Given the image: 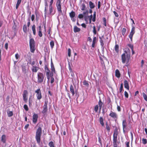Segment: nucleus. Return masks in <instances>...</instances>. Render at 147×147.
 I'll list each match as a JSON object with an SVG mask.
<instances>
[{
	"mask_svg": "<svg viewBox=\"0 0 147 147\" xmlns=\"http://www.w3.org/2000/svg\"><path fill=\"white\" fill-rule=\"evenodd\" d=\"M48 145L50 147H55L54 142L53 141L50 142Z\"/></svg>",
	"mask_w": 147,
	"mask_h": 147,
	"instance_id": "36",
	"label": "nucleus"
},
{
	"mask_svg": "<svg viewBox=\"0 0 147 147\" xmlns=\"http://www.w3.org/2000/svg\"><path fill=\"white\" fill-rule=\"evenodd\" d=\"M70 92L72 94V95L74 96V95L75 94V92L74 91V86L72 84L70 85Z\"/></svg>",
	"mask_w": 147,
	"mask_h": 147,
	"instance_id": "15",
	"label": "nucleus"
},
{
	"mask_svg": "<svg viewBox=\"0 0 147 147\" xmlns=\"http://www.w3.org/2000/svg\"><path fill=\"white\" fill-rule=\"evenodd\" d=\"M35 16L34 15L32 14L31 17V20L32 21H33L34 19Z\"/></svg>",
	"mask_w": 147,
	"mask_h": 147,
	"instance_id": "61",
	"label": "nucleus"
},
{
	"mask_svg": "<svg viewBox=\"0 0 147 147\" xmlns=\"http://www.w3.org/2000/svg\"><path fill=\"white\" fill-rule=\"evenodd\" d=\"M43 109L42 111V113L43 114H45L46 113L47 111V107L43 106Z\"/></svg>",
	"mask_w": 147,
	"mask_h": 147,
	"instance_id": "24",
	"label": "nucleus"
},
{
	"mask_svg": "<svg viewBox=\"0 0 147 147\" xmlns=\"http://www.w3.org/2000/svg\"><path fill=\"white\" fill-rule=\"evenodd\" d=\"M96 12L94 11V14L93 15V18H92V21L93 22H95L96 21Z\"/></svg>",
	"mask_w": 147,
	"mask_h": 147,
	"instance_id": "32",
	"label": "nucleus"
},
{
	"mask_svg": "<svg viewBox=\"0 0 147 147\" xmlns=\"http://www.w3.org/2000/svg\"><path fill=\"white\" fill-rule=\"evenodd\" d=\"M7 114L8 116L9 117H11V116H12L13 114V112L12 111L7 112Z\"/></svg>",
	"mask_w": 147,
	"mask_h": 147,
	"instance_id": "37",
	"label": "nucleus"
},
{
	"mask_svg": "<svg viewBox=\"0 0 147 147\" xmlns=\"http://www.w3.org/2000/svg\"><path fill=\"white\" fill-rule=\"evenodd\" d=\"M38 35L40 37H41L42 36V34L41 32V30H39L38 32Z\"/></svg>",
	"mask_w": 147,
	"mask_h": 147,
	"instance_id": "54",
	"label": "nucleus"
},
{
	"mask_svg": "<svg viewBox=\"0 0 147 147\" xmlns=\"http://www.w3.org/2000/svg\"><path fill=\"white\" fill-rule=\"evenodd\" d=\"M68 55L69 57L71 56V49L70 48L68 49Z\"/></svg>",
	"mask_w": 147,
	"mask_h": 147,
	"instance_id": "48",
	"label": "nucleus"
},
{
	"mask_svg": "<svg viewBox=\"0 0 147 147\" xmlns=\"http://www.w3.org/2000/svg\"><path fill=\"white\" fill-rule=\"evenodd\" d=\"M99 121L100 123L102 126H104V123L103 122V120L102 117H100L99 118Z\"/></svg>",
	"mask_w": 147,
	"mask_h": 147,
	"instance_id": "27",
	"label": "nucleus"
},
{
	"mask_svg": "<svg viewBox=\"0 0 147 147\" xmlns=\"http://www.w3.org/2000/svg\"><path fill=\"white\" fill-rule=\"evenodd\" d=\"M76 13L74 11H72L69 13V16L72 19L75 16Z\"/></svg>",
	"mask_w": 147,
	"mask_h": 147,
	"instance_id": "20",
	"label": "nucleus"
},
{
	"mask_svg": "<svg viewBox=\"0 0 147 147\" xmlns=\"http://www.w3.org/2000/svg\"><path fill=\"white\" fill-rule=\"evenodd\" d=\"M45 75L40 72H38L37 74V82L38 83H41L43 82L45 78Z\"/></svg>",
	"mask_w": 147,
	"mask_h": 147,
	"instance_id": "4",
	"label": "nucleus"
},
{
	"mask_svg": "<svg viewBox=\"0 0 147 147\" xmlns=\"http://www.w3.org/2000/svg\"><path fill=\"white\" fill-rule=\"evenodd\" d=\"M49 14L50 15H53L54 14V13L52 14V13L53 11V7L52 6L49 5Z\"/></svg>",
	"mask_w": 147,
	"mask_h": 147,
	"instance_id": "21",
	"label": "nucleus"
},
{
	"mask_svg": "<svg viewBox=\"0 0 147 147\" xmlns=\"http://www.w3.org/2000/svg\"><path fill=\"white\" fill-rule=\"evenodd\" d=\"M144 63V61L143 60H142L141 62V66L142 67H143V64Z\"/></svg>",
	"mask_w": 147,
	"mask_h": 147,
	"instance_id": "62",
	"label": "nucleus"
},
{
	"mask_svg": "<svg viewBox=\"0 0 147 147\" xmlns=\"http://www.w3.org/2000/svg\"><path fill=\"white\" fill-rule=\"evenodd\" d=\"M114 15H115V16L117 17H118L119 16V15L115 11H114L113 12Z\"/></svg>",
	"mask_w": 147,
	"mask_h": 147,
	"instance_id": "59",
	"label": "nucleus"
},
{
	"mask_svg": "<svg viewBox=\"0 0 147 147\" xmlns=\"http://www.w3.org/2000/svg\"><path fill=\"white\" fill-rule=\"evenodd\" d=\"M124 84L125 88L129 90V86L128 81L126 80H125L124 81Z\"/></svg>",
	"mask_w": 147,
	"mask_h": 147,
	"instance_id": "14",
	"label": "nucleus"
},
{
	"mask_svg": "<svg viewBox=\"0 0 147 147\" xmlns=\"http://www.w3.org/2000/svg\"><path fill=\"white\" fill-rule=\"evenodd\" d=\"M50 44L51 48L52 49L54 45V42L52 40L50 42Z\"/></svg>",
	"mask_w": 147,
	"mask_h": 147,
	"instance_id": "39",
	"label": "nucleus"
},
{
	"mask_svg": "<svg viewBox=\"0 0 147 147\" xmlns=\"http://www.w3.org/2000/svg\"><path fill=\"white\" fill-rule=\"evenodd\" d=\"M99 107H98V105H96L94 107V110L95 112H98Z\"/></svg>",
	"mask_w": 147,
	"mask_h": 147,
	"instance_id": "41",
	"label": "nucleus"
},
{
	"mask_svg": "<svg viewBox=\"0 0 147 147\" xmlns=\"http://www.w3.org/2000/svg\"><path fill=\"white\" fill-rule=\"evenodd\" d=\"M127 45L131 49V50H133V49L134 47L131 44H128Z\"/></svg>",
	"mask_w": 147,
	"mask_h": 147,
	"instance_id": "49",
	"label": "nucleus"
},
{
	"mask_svg": "<svg viewBox=\"0 0 147 147\" xmlns=\"http://www.w3.org/2000/svg\"><path fill=\"white\" fill-rule=\"evenodd\" d=\"M143 97L144 100L147 101V96L146 94L144 93H142Z\"/></svg>",
	"mask_w": 147,
	"mask_h": 147,
	"instance_id": "44",
	"label": "nucleus"
},
{
	"mask_svg": "<svg viewBox=\"0 0 147 147\" xmlns=\"http://www.w3.org/2000/svg\"><path fill=\"white\" fill-rule=\"evenodd\" d=\"M106 128L108 132H110V128L107 122H106Z\"/></svg>",
	"mask_w": 147,
	"mask_h": 147,
	"instance_id": "30",
	"label": "nucleus"
},
{
	"mask_svg": "<svg viewBox=\"0 0 147 147\" xmlns=\"http://www.w3.org/2000/svg\"><path fill=\"white\" fill-rule=\"evenodd\" d=\"M124 95L125 97L126 98H128V94L127 92L126 91H125L124 92Z\"/></svg>",
	"mask_w": 147,
	"mask_h": 147,
	"instance_id": "56",
	"label": "nucleus"
},
{
	"mask_svg": "<svg viewBox=\"0 0 147 147\" xmlns=\"http://www.w3.org/2000/svg\"><path fill=\"white\" fill-rule=\"evenodd\" d=\"M51 83L52 84L54 82V79L53 77H51Z\"/></svg>",
	"mask_w": 147,
	"mask_h": 147,
	"instance_id": "63",
	"label": "nucleus"
},
{
	"mask_svg": "<svg viewBox=\"0 0 147 147\" xmlns=\"http://www.w3.org/2000/svg\"><path fill=\"white\" fill-rule=\"evenodd\" d=\"M115 73L116 76L118 78H119L120 76V74L119 70L118 69H116Z\"/></svg>",
	"mask_w": 147,
	"mask_h": 147,
	"instance_id": "19",
	"label": "nucleus"
},
{
	"mask_svg": "<svg viewBox=\"0 0 147 147\" xmlns=\"http://www.w3.org/2000/svg\"><path fill=\"white\" fill-rule=\"evenodd\" d=\"M36 93V96L38 100H40L42 98L41 93L40 90V88L37 89L35 91Z\"/></svg>",
	"mask_w": 147,
	"mask_h": 147,
	"instance_id": "8",
	"label": "nucleus"
},
{
	"mask_svg": "<svg viewBox=\"0 0 147 147\" xmlns=\"http://www.w3.org/2000/svg\"><path fill=\"white\" fill-rule=\"evenodd\" d=\"M5 49H6V50H7V49H8V44L7 43H6L5 44Z\"/></svg>",
	"mask_w": 147,
	"mask_h": 147,
	"instance_id": "64",
	"label": "nucleus"
},
{
	"mask_svg": "<svg viewBox=\"0 0 147 147\" xmlns=\"http://www.w3.org/2000/svg\"><path fill=\"white\" fill-rule=\"evenodd\" d=\"M88 10H86L85 11L83 12V15H84V17L86 16V15H88Z\"/></svg>",
	"mask_w": 147,
	"mask_h": 147,
	"instance_id": "42",
	"label": "nucleus"
},
{
	"mask_svg": "<svg viewBox=\"0 0 147 147\" xmlns=\"http://www.w3.org/2000/svg\"><path fill=\"white\" fill-rule=\"evenodd\" d=\"M127 126V123L126 119L123 120L122 121L123 129V132H125V129L126 128Z\"/></svg>",
	"mask_w": 147,
	"mask_h": 147,
	"instance_id": "12",
	"label": "nucleus"
},
{
	"mask_svg": "<svg viewBox=\"0 0 147 147\" xmlns=\"http://www.w3.org/2000/svg\"><path fill=\"white\" fill-rule=\"evenodd\" d=\"M45 7L48 8V5L47 1L46 0H45Z\"/></svg>",
	"mask_w": 147,
	"mask_h": 147,
	"instance_id": "57",
	"label": "nucleus"
},
{
	"mask_svg": "<svg viewBox=\"0 0 147 147\" xmlns=\"http://www.w3.org/2000/svg\"><path fill=\"white\" fill-rule=\"evenodd\" d=\"M23 97L24 100L25 102L26 103L27 102L28 100V98H27V96H23Z\"/></svg>",
	"mask_w": 147,
	"mask_h": 147,
	"instance_id": "55",
	"label": "nucleus"
},
{
	"mask_svg": "<svg viewBox=\"0 0 147 147\" xmlns=\"http://www.w3.org/2000/svg\"><path fill=\"white\" fill-rule=\"evenodd\" d=\"M45 69L46 72V75L47 78L48 80H49V74L50 71L47 65H45Z\"/></svg>",
	"mask_w": 147,
	"mask_h": 147,
	"instance_id": "10",
	"label": "nucleus"
},
{
	"mask_svg": "<svg viewBox=\"0 0 147 147\" xmlns=\"http://www.w3.org/2000/svg\"><path fill=\"white\" fill-rule=\"evenodd\" d=\"M89 5L91 9H93L95 7V5L94 3L91 1L89 2Z\"/></svg>",
	"mask_w": 147,
	"mask_h": 147,
	"instance_id": "26",
	"label": "nucleus"
},
{
	"mask_svg": "<svg viewBox=\"0 0 147 147\" xmlns=\"http://www.w3.org/2000/svg\"><path fill=\"white\" fill-rule=\"evenodd\" d=\"M39 68L36 66H33L32 67V74L34 73H36L39 69Z\"/></svg>",
	"mask_w": 147,
	"mask_h": 147,
	"instance_id": "13",
	"label": "nucleus"
},
{
	"mask_svg": "<svg viewBox=\"0 0 147 147\" xmlns=\"http://www.w3.org/2000/svg\"><path fill=\"white\" fill-rule=\"evenodd\" d=\"M99 38H100V45L102 46H103L104 45L103 41L100 37H99Z\"/></svg>",
	"mask_w": 147,
	"mask_h": 147,
	"instance_id": "40",
	"label": "nucleus"
},
{
	"mask_svg": "<svg viewBox=\"0 0 147 147\" xmlns=\"http://www.w3.org/2000/svg\"><path fill=\"white\" fill-rule=\"evenodd\" d=\"M23 30L24 32L26 33L28 31V29L26 24H24L23 27Z\"/></svg>",
	"mask_w": 147,
	"mask_h": 147,
	"instance_id": "18",
	"label": "nucleus"
},
{
	"mask_svg": "<svg viewBox=\"0 0 147 147\" xmlns=\"http://www.w3.org/2000/svg\"><path fill=\"white\" fill-rule=\"evenodd\" d=\"M38 115L37 114L34 113L32 117V121L34 124H36L37 121Z\"/></svg>",
	"mask_w": 147,
	"mask_h": 147,
	"instance_id": "11",
	"label": "nucleus"
},
{
	"mask_svg": "<svg viewBox=\"0 0 147 147\" xmlns=\"http://www.w3.org/2000/svg\"><path fill=\"white\" fill-rule=\"evenodd\" d=\"M126 32V29L125 28H123L121 31V34L123 36H125Z\"/></svg>",
	"mask_w": 147,
	"mask_h": 147,
	"instance_id": "31",
	"label": "nucleus"
},
{
	"mask_svg": "<svg viewBox=\"0 0 147 147\" xmlns=\"http://www.w3.org/2000/svg\"><path fill=\"white\" fill-rule=\"evenodd\" d=\"M102 21L103 22V24L105 26H107V20L106 18L105 17H104L102 18Z\"/></svg>",
	"mask_w": 147,
	"mask_h": 147,
	"instance_id": "35",
	"label": "nucleus"
},
{
	"mask_svg": "<svg viewBox=\"0 0 147 147\" xmlns=\"http://www.w3.org/2000/svg\"><path fill=\"white\" fill-rule=\"evenodd\" d=\"M109 116L113 120L116 121L118 118V115L117 114L112 111L110 112Z\"/></svg>",
	"mask_w": 147,
	"mask_h": 147,
	"instance_id": "7",
	"label": "nucleus"
},
{
	"mask_svg": "<svg viewBox=\"0 0 147 147\" xmlns=\"http://www.w3.org/2000/svg\"><path fill=\"white\" fill-rule=\"evenodd\" d=\"M47 8H46V7L45 8L44 12H45V18H46V17Z\"/></svg>",
	"mask_w": 147,
	"mask_h": 147,
	"instance_id": "50",
	"label": "nucleus"
},
{
	"mask_svg": "<svg viewBox=\"0 0 147 147\" xmlns=\"http://www.w3.org/2000/svg\"><path fill=\"white\" fill-rule=\"evenodd\" d=\"M123 89V84L122 83L120 85V87L119 88V92H121Z\"/></svg>",
	"mask_w": 147,
	"mask_h": 147,
	"instance_id": "46",
	"label": "nucleus"
},
{
	"mask_svg": "<svg viewBox=\"0 0 147 147\" xmlns=\"http://www.w3.org/2000/svg\"><path fill=\"white\" fill-rule=\"evenodd\" d=\"M115 50L116 53H118L119 51V46L118 45H115Z\"/></svg>",
	"mask_w": 147,
	"mask_h": 147,
	"instance_id": "28",
	"label": "nucleus"
},
{
	"mask_svg": "<svg viewBox=\"0 0 147 147\" xmlns=\"http://www.w3.org/2000/svg\"><path fill=\"white\" fill-rule=\"evenodd\" d=\"M28 92L27 90H24L23 92V96H27V95L28 94Z\"/></svg>",
	"mask_w": 147,
	"mask_h": 147,
	"instance_id": "43",
	"label": "nucleus"
},
{
	"mask_svg": "<svg viewBox=\"0 0 147 147\" xmlns=\"http://www.w3.org/2000/svg\"><path fill=\"white\" fill-rule=\"evenodd\" d=\"M51 69L52 72H53L54 73H55V70L54 67H51Z\"/></svg>",
	"mask_w": 147,
	"mask_h": 147,
	"instance_id": "51",
	"label": "nucleus"
},
{
	"mask_svg": "<svg viewBox=\"0 0 147 147\" xmlns=\"http://www.w3.org/2000/svg\"><path fill=\"white\" fill-rule=\"evenodd\" d=\"M96 12L94 11V14L93 15V18H92V21L93 22H95L96 21Z\"/></svg>",
	"mask_w": 147,
	"mask_h": 147,
	"instance_id": "33",
	"label": "nucleus"
},
{
	"mask_svg": "<svg viewBox=\"0 0 147 147\" xmlns=\"http://www.w3.org/2000/svg\"><path fill=\"white\" fill-rule=\"evenodd\" d=\"M127 51H129V54H127L126 58V57L125 54L124 53L123 54L121 55L122 62L123 64L125 63L127 60V62L128 63L129 61V60L130 59V50L129 49H128Z\"/></svg>",
	"mask_w": 147,
	"mask_h": 147,
	"instance_id": "2",
	"label": "nucleus"
},
{
	"mask_svg": "<svg viewBox=\"0 0 147 147\" xmlns=\"http://www.w3.org/2000/svg\"><path fill=\"white\" fill-rule=\"evenodd\" d=\"M84 15L82 14H79L78 16V18L80 19H82L83 18Z\"/></svg>",
	"mask_w": 147,
	"mask_h": 147,
	"instance_id": "53",
	"label": "nucleus"
},
{
	"mask_svg": "<svg viewBox=\"0 0 147 147\" xmlns=\"http://www.w3.org/2000/svg\"><path fill=\"white\" fill-rule=\"evenodd\" d=\"M98 104L99 105V109L100 110L101 109L102 105L103 104V103L102 102L101 100L100 99L99 100V101L98 102Z\"/></svg>",
	"mask_w": 147,
	"mask_h": 147,
	"instance_id": "22",
	"label": "nucleus"
},
{
	"mask_svg": "<svg viewBox=\"0 0 147 147\" xmlns=\"http://www.w3.org/2000/svg\"><path fill=\"white\" fill-rule=\"evenodd\" d=\"M135 28L133 26H132L131 32L129 35V37L131 41H132V38L134 34L135 33Z\"/></svg>",
	"mask_w": 147,
	"mask_h": 147,
	"instance_id": "9",
	"label": "nucleus"
},
{
	"mask_svg": "<svg viewBox=\"0 0 147 147\" xmlns=\"http://www.w3.org/2000/svg\"><path fill=\"white\" fill-rule=\"evenodd\" d=\"M117 109L118 111L120 112L121 111V109L119 106L117 105Z\"/></svg>",
	"mask_w": 147,
	"mask_h": 147,
	"instance_id": "60",
	"label": "nucleus"
},
{
	"mask_svg": "<svg viewBox=\"0 0 147 147\" xmlns=\"http://www.w3.org/2000/svg\"><path fill=\"white\" fill-rule=\"evenodd\" d=\"M32 30L33 32V34L34 36L36 35V26L35 24H33L32 26Z\"/></svg>",
	"mask_w": 147,
	"mask_h": 147,
	"instance_id": "16",
	"label": "nucleus"
},
{
	"mask_svg": "<svg viewBox=\"0 0 147 147\" xmlns=\"http://www.w3.org/2000/svg\"><path fill=\"white\" fill-rule=\"evenodd\" d=\"M93 32L94 34H96V28L95 26H94L93 27Z\"/></svg>",
	"mask_w": 147,
	"mask_h": 147,
	"instance_id": "52",
	"label": "nucleus"
},
{
	"mask_svg": "<svg viewBox=\"0 0 147 147\" xmlns=\"http://www.w3.org/2000/svg\"><path fill=\"white\" fill-rule=\"evenodd\" d=\"M142 143L144 144H146L147 143V140L143 138L142 139Z\"/></svg>",
	"mask_w": 147,
	"mask_h": 147,
	"instance_id": "38",
	"label": "nucleus"
},
{
	"mask_svg": "<svg viewBox=\"0 0 147 147\" xmlns=\"http://www.w3.org/2000/svg\"><path fill=\"white\" fill-rule=\"evenodd\" d=\"M81 9L82 10L84 11L85 10L86 6L85 5V4L84 3H83L81 5Z\"/></svg>",
	"mask_w": 147,
	"mask_h": 147,
	"instance_id": "34",
	"label": "nucleus"
},
{
	"mask_svg": "<svg viewBox=\"0 0 147 147\" xmlns=\"http://www.w3.org/2000/svg\"><path fill=\"white\" fill-rule=\"evenodd\" d=\"M42 130L41 127H39L37 129L36 133L35 138L36 142L38 144L40 142V138L42 134Z\"/></svg>",
	"mask_w": 147,
	"mask_h": 147,
	"instance_id": "1",
	"label": "nucleus"
},
{
	"mask_svg": "<svg viewBox=\"0 0 147 147\" xmlns=\"http://www.w3.org/2000/svg\"><path fill=\"white\" fill-rule=\"evenodd\" d=\"M83 84L86 86H89V84H88L87 81L85 80L83 82Z\"/></svg>",
	"mask_w": 147,
	"mask_h": 147,
	"instance_id": "45",
	"label": "nucleus"
},
{
	"mask_svg": "<svg viewBox=\"0 0 147 147\" xmlns=\"http://www.w3.org/2000/svg\"><path fill=\"white\" fill-rule=\"evenodd\" d=\"M100 5H101V3L100 1H99L98 2V9H99L100 7Z\"/></svg>",
	"mask_w": 147,
	"mask_h": 147,
	"instance_id": "58",
	"label": "nucleus"
},
{
	"mask_svg": "<svg viewBox=\"0 0 147 147\" xmlns=\"http://www.w3.org/2000/svg\"><path fill=\"white\" fill-rule=\"evenodd\" d=\"M1 140L3 143H6V136L5 135H2L1 138Z\"/></svg>",
	"mask_w": 147,
	"mask_h": 147,
	"instance_id": "17",
	"label": "nucleus"
},
{
	"mask_svg": "<svg viewBox=\"0 0 147 147\" xmlns=\"http://www.w3.org/2000/svg\"><path fill=\"white\" fill-rule=\"evenodd\" d=\"M35 42L33 38H31L30 40L29 45L30 51L31 53H34L35 51Z\"/></svg>",
	"mask_w": 147,
	"mask_h": 147,
	"instance_id": "3",
	"label": "nucleus"
},
{
	"mask_svg": "<svg viewBox=\"0 0 147 147\" xmlns=\"http://www.w3.org/2000/svg\"><path fill=\"white\" fill-rule=\"evenodd\" d=\"M61 0H57L56 3V6L57 10L59 13L61 14H62L63 12L61 10Z\"/></svg>",
	"mask_w": 147,
	"mask_h": 147,
	"instance_id": "5",
	"label": "nucleus"
},
{
	"mask_svg": "<svg viewBox=\"0 0 147 147\" xmlns=\"http://www.w3.org/2000/svg\"><path fill=\"white\" fill-rule=\"evenodd\" d=\"M22 1V0H18L17 3L16 5V9H18V8L20 4Z\"/></svg>",
	"mask_w": 147,
	"mask_h": 147,
	"instance_id": "29",
	"label": "nucleus"
},
{
	"mask_svg": "<svg viewBox=\"0 0 147 147\" xmlns=\"http://www.w3.org/2000/svg\"><path fill=\"white\" fill-rule=\"evenodd\" d=\"M80 28L78 27L77 26H75L74 28V32H79L80 31Z\"/></svg>",
	"mask_w": 147,
	"mask_h": 147,
	"instance_id": "23",
	"label": "nucleus"
},
{
	"mask_svg": "<svg viewBox=\"0 0 147 147\" xmlns=\"http://www.w3.org/2000/svg\"><path fill=\"white\" fill-rule=\"evenodd\" d=\"M24 108L26 111H27L28 110V106L26 105L25 104L24 105Z\"/></svg>",
	"mask_w": 147,
	"mask_h": 147,
	"instance_id": "47",
	"label": "nucleus"
},
{
	"mask_svg": "<svg viewBox=\"0 0 147 147\" xmlns=\"http://www.w3.org/2000/svg\"><path fill=\"white\" fill-rule=\"evenodd\" d=\"M21 67H22V70L23 72V73L24 74L26 73V66L24 65H22L21 66Z\"/></svg>",
	"mask_w": 147,
	"mask_h": 147,
	"instance_id": "25",
	"label": "nucleus"
},
{
	"mask_svg": "<svg viewBox=\"0 0 147 147\" xmlns=\"http://www.w3.org/2000/svg\"><path fill=\"white\" fill-rule=\"evenodd\" d=\"M118 134V129L117 128H115L114 130L113 136V143H117Z\"/></svg>",
	"mask_w": 147,
	"mask_h": 147,
	"instance_id": "6",
	"label": "nucleus"
}]
</instances>
